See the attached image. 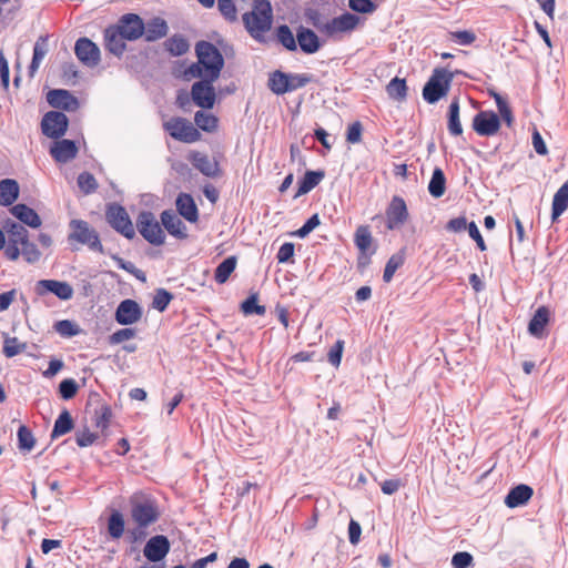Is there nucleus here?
<instances>
[{
	"label": "nucleus",
	"mask_w": 568,
	"mask_h": 568,
	"mask_svg": "<svg viewBox=\"0 0 568 568\" xmlns=\"http://www.w3.org/2000/svg\"><path fill=\"white\" fill-rule=\"evenodd\" d=\"M195 54L197 61L189 67L186 74L192 78L219 79L224 67L220 50L213 43L202 40L195 44Z\"/></svg>",
	"instance_id": "1"
},
{
	"label": "nucleus",
	"mask_w": 568,
	"mask_h": 568,
	"mask_svg": "<svg viewBox=\"0 0 568 568\" xmlns=\"http://www.w3.org/2000/svg\"><path fill=\"white\" fill-rule=\"evenodd\" d=\"M243 23L252 38L261 40L263 34L271 29L273 21L270 0H253L252 11L242 17Z\"/></svg>",
	"instance_id": "2"
},
{
	"label": "nucleus",
	"mask_w": 568,
	"mask_h": 568,
	"mask_svg": "<svg viewBox=\"0 0 568 568\" xmlns=\"http://www.w3.org/2000/svg\"><path fill=\"white\" fill-rule=\"evenodd\" d=\"M129 504L130 515L135 525L150 527L160 519L161 513L158 503L151 496L135 493L130 497Z\"/></svg>",
	"instance_id": "3"
},
{
	"label": "nucleus",
	"mask_w": 568,
	"mask_h": 568,
	"mask_svg": "<svg viewBox=\"0 0 568 568\" xmlns=\"http://www.w3.org/2000/svg\"><path fill=\"white\" fill-rule=\"evenodd\" d=\"M454 75L453 72L446 69H435L423 88L424 100L429 104H434L444 98L450 89Z\"/></svg>",
	"instance_id": "4"
},
{
	"label": "nucleus",
	"mask_w": 568,
	"mask_h": 568,
	"mask_svg": "<svg viewBox=\"0 0 568 568\" xmlns=\"http://www.w3.org/2000/svg\"><path fill=\"white\" fill-rule=\"evenodd\" d=\"M71 232L68 235L70 243L77 242L87 245L91 251L103 252V245L98 232L92 229L87 221L71 220L69 223Z\"/></svg>",
	"instance_id": "5"
},
{
	"label": "nucleus",
	"mask_w": 568,
	"mask_h": 568,
	"mask_svg": "<svg viewBox=\"0 0 568 568\" xmlns=\"http://www.w3.org/2000/svg\"><path fill=\"white\" fill-rule=\"evenodd\" d=\"M361 23V18L351 12H344L324 23L314 22V26L328 38H336L344 33H351Z\"/></svg>",
	"instance_id": "6"
},
{
	"label": "nucleus",
	"mask_w": 568,
	"mask_h": 568,
	"mask_svg": "<svg viewBox=\"0 0 568 568\" xmlns=\"http://www.w3.org/2000/svg\"><path fill=\"white\" fill-rule=\"evenodd\" d=\"M136 229L139 233L152 245H162L165 241V234L150 211H142L136 219Z\"/></svg>",
	"instance_id": "7"
},
{
	"label": "nucleus",
	"mask_w": 568,
	"mask_h": 568,
	"mask_svg": "<svg viewBox=\"0 0 568 568\" xmlns=\"http://www.w3.org/2000/svg\"><path fill=\"white\" fill-rule=\"evenodd\" d=\"M3 229L8 235V241L4 246V256L10 261H16L20 256L19 245L27 242L29 232L22 224L14 221H7Z\"/></svg>",
	"instance_id": "8"
},
{
	"label": "nucleus",
	"mask_w": 568,
	"mask_h": 568,
	"mask_svg": "<svg viewBox=\"0 0 568 568\" xmlns=\"http://www.w3.org/2000/svg\"><path fill=\"white\" fill-rule=\"evenodd\" d=\"M105 217L109 225L128 240H132L135 236L133 224L122 205L116 203L110 204L106 209Z\"/></svg>",
	"instance_id": "9"
},
{
	"label": "nucleus",
	"mask_w": 568,
	"mask_h": 568,
	"mask_svg": "<svg viewBox=\"0 0 568 568\" xmlns=\"http://www.w3.org/2000/svg\"><path fill=\"white\" fill-rule=\"evenodd\" d=\"M69 120L63 112L49 111L41 121L42 133L51 139H60L68 130Z\"/></svg>",
	"instance_id": "10"
},
{
	"label": "nucleus",
	"mask_w": 568,
	"mask_h": 568,
	"mask_svg": "<svg viewBox=\"0 0 568 568\" xmlns=\"http://www.w3.org/2000/svg\"><path fill=\"white\" fill-rule=\"evenodd\" d=\"M164 129L173 139L185 143L195 142L200 138L197 129L183 118H174L171 121L165 122Z\"/></svg>",
	"instance_id": "11"
},
{
	"label": "nucleus",
	"mask_w": 568,
	"mask_h": 568,
	"mask_svg": "<svg viewBox=\"0 0 568 568\" xmlns=\"http://www.w3.org/2000/svg\"><path fill=\"white\" fill-rule=\"evenodd\" d=\"M408 210L403 197L394 195L386 209V227L389 231L400 229L408 220Z\"/></svg>",
	"instance_id": "12"
},
{
	"label": "nucleus",
	"mask_w": 568,
	"mask_h": 568,
	"mask_svg": "<svg viewBox=\"0 0 568 568\" xmlns=\"http://www.w3.org/2000/svg\"><path fill=\"white\" fill-rule=\"evenodd\" d=\"M201 80L193 83L191 95L193 102L202 109H212L215 103V90L212 83L215 80L200 78Z\"/></svg>",
	"instance_id": "13"
},
{
	"label": "nucleus",
	"mask_w": 568,
	"mask_h": 568,
	"mask_svg": "<svg viewBox=\"0 0 568 568\" xmlns=\"http://www.w3.org/2000/svg\"><path fill=\"white\" fill-rule=\"evenodd\" d=\"M36 293L44 296L48 293L53 294L61 301H69L73 297V287L65 281L40 280L36 283Z\"/></svg>",
	"instance_id": "14"
},
{
	"label": "nucleus",
	"mask_w": 568,
	"mask_h": 568,
	"mask_svg": "<svg viewBox=\"0 0 568 568\" xmlns=\"http://www.w3.org/2000/svg\"><path fill=\"white\" fill-rule=\"evenodd\" d=\"M74 53L79 61L88 68L97 67L101 60L99 47L85 37L75 41Z\"/></svg>",
	"instance_id": "15"
},
{
	"label": "nucleus",
	"mask_w": 568,
	"mask_h": 568,
	"mask_svg": "<svg viewBox=\"0 0 568 568\" xmlns=\"http://www.w3.org/2000/svg\"><path fill=\"white\" fill-rule=\"evenodd\" d=\"M473 129L480 136L495 135L500 129L499 116L494 111H480L473 119Z\"/></svg>",
	"instance_id": "16"
},
{
	"label": "nucleus",
	"mask_w": 568,
	"mask_h": 568,
	"mask_svg": "<svg viewBox=\"0 0 568 568\" xmlns=\"http://www.w3.org/2000/svg\"><path fill=\"white\" fill-rule=\"evenodd\" d=\"M170 541L164 535L151 537L144 545L143 555L151 562L163 560L170 552Z\"/></svg>",
	"instance_id": "17"
},
{
	"label": "nucleus",
	"mask_w": 568,
	"mask_h": 568,
	"mask_svg": "<svg viewBox=\"0 0 568 568\" xmlns=\"http://www.w3.org/2000/svg\"><path fill=\"white\" fill-rule=\"evenodd\" d=\"M143 311L134 300H123L115 310V321L120 325H132L139 322Z\"/></svg>",
	"instance_id": "18"
},
{
	"label": "nucleus",
	"mask_w": 568,
	"mask_h": 568,
	"mask_svg": "<svg viewBox=\"0 0 568 568\" xmlns=\"http://www.w3.org/2000/svg\"><path fill=\"white\" fill-rule=\"evenodd\" d=\"M114 27L119 29L122 37L126 38L129 41L139 39L144 32L143 20L135 13L124 14Z\"/></svg>",
	"instance_id": "19"
},
{
	"label": "nucleus",
	"mask_w": 568,
	"mask_h": 568,
	"mask_svg": "<svg viewBox=\"0 0 568 568\" xmlns=\"http://www.w3.org/2000/svg\"><path fill=\"white\" fill-rule=\"evenodd\" d=\"M48 103L55 108L64 111H75L79 108V100L72 95L69 91L63 89H53L47 94Z\"/></svg>",
	"instance_id": "20"
},
{
	"label": "nucleus",
	"mask_w": 568,
	"mask_h": 568,
	"mask_svg": "<svg viewBox=\"0 0 568 568\" xmlns=\"http://www.w3.org/2000/svg\"><path fill=\"white\" fill-rule=\"evenodd\" d=\"M296 43L301 51L306 54H313L322 48L318 36L312 29L303 26L296 30Z\"/></svg>",
	"instance_id": "21"
},
{
	"label": "nucleus",
	"mask_w": 568,
	"mask_h": 568,
	"mask_svg": "<svg viewBox=\"0 0 568 568\" xmlns=\"http://www.w3.org/2000/svg\"><path fill=\"white\" fill-rule=\"evenodd\" d=\"M50 153L57 162L67 163L77 156L78 146L72 140H58L52 145Z\"/></svg>",
	"instance_id": "22"
},
{
	"label": "nucleus",
	"mask_w": 568,
	"mask_h": 568,
	"mask_svg": "<svg viewBox=\"0 0 568 568\" xmlns=\"http://www.w3.org/2000/svg\"><path fill=\"white\" fill-rule=\"evenodd\" d=\"M161 223L174 237L185 239L187 236L185 224L172 210H165L161 213Z\"/></svg>",
	"instance_id": "23"
},
{
	"label": "nucleus",
	"mask_w": 568,
	"mask_h": 568,
	"mask_svg": "<svg viewBox=\"0 0 568 568\" xmlns=\"http://www.w3.org/2000/svg\"><path fill=\"white\" fill-rule=\"evenodd\" d=\"M191 161L194 168L207 178H217L221 173L219 162L211 160L206 154L195 152Z\"/></svg>",
	"instance_id": "24"
},
{
	"label": "nucleus",
	"mask_w": 568,
	"mask_h": 568,
	"mask_svg": "<svg viewBox=\"0 0 568 568\" xmlns=\"http://www.w3.org/2000/svg\"><path fill=\"white\" fill-rule=\"evenodd\" d=\"M126 38L122 37L121 31L113 26L104 30V44L105 49L112 54L120 57L125 50Z\"/></svg>",
	"instance_id": "25"
},
{
	"label": "nucleus",
	"mask_w": 568,
	"mask_h": 568,
	"mask_svg": "<svg viewBox=\"0 0 568 568\" xmlns=\"http://www.w3.org/2000/svg\"><path fill=\"white\" fill-rule=\"evenodd\" d=\"M176 209L181 216L194 223L199 220V210L193 197L187 193H180L176 197Z\"/></svg>",
	"instance_id": "26"
},
{
	"label": "nucleus",
	"mask_w": 568,
	"mask_h": 568,
	"mask_svg": "<svg viewBox=\"0 0 568 568\" xmlns=\"http://www.w3.org/2000/svg\"><path fill=\"white\" fill-rule=\"evenodd\" d=\"M534 490L530 486L520 484L511 488L505 497V504L509 508H516L527 504L531 498Z\"/></svg>",
	"instance_id": "27"
},
{
	"label": "nucleus",
	"mask_w": 568,
	"mask_h": 568,
	"mask_svg": "<svg viewBox=\"0 0 568 568\" xmlns=\"http://www.w3.org/2000/svg\"><path fill=\"white\" fill-rule=\"evenodd\" d=\"M549 316L550 313L546 306L538 307L528 324L529 334L537 338L542 337L546 325L549 322Z\"/></svg>",
	"instance_id": "28"
},
{
	"label": "nucleus",
	"mask_w": 568,
	"mask_h": 568,
	"mask_svg": "<svg viewBox=\"0 0 568 568\" xmlns=\"http://www.w3.org/2000/svg\"><path fill=\"white\" fill-rule=\"evenodd\" d=\"M11 214L23 224L37 229L41 225V219L38 213L26 204L19 203L10 209Z\"/></svg>",
	"instance_id": "29"
},
{
	"label": "nucleus",
	"mask_w": 568,
	"mask_h": 568,
	"mask_svg": "<svg viewBox=\"0 0 568 568\" xmlns=\"http://www.w3.org/2000/svg\"><path fill=\"white\" fill-rule=\"evenodd\" d=\"M324 176L325 172L323 170L306 171L303 179L298 182V190L295 194V197L311 192L321 183Z\"/></svg>",
	"instance_id": "30"
},
{
	"label": "nucleus",
	"mask_w": 568,
	"mask_h": 568,
	"mask_svg": "<svg viewBox=\"0 0 568 568\" xmlns=\"http://www.w3.org/2000/svg\"><path fill=\"white\" fill-rule=\"evenodd\" d=\"M568 209V180L557 190L552 199L551 220L556 221Z\"/></svg>",
	"instance_id": "31"
},
{
	"label": "nucleus",
	"mask_w": 568,
	"mask_h": 568,
	"mask_svg": "<svg viewBox=\"0 0 568 568\" xmlns=\"http://www.w3.org/2000/svg\"><path fill=\"white\" fill-rule=\"evenodd\" d=\"M19 195V184L16 180L6 179L0 181V204L11 205Z\"/></svg>",
	"instance_id": "32"
},
{
	"label": "nucleus",
	"mask_w": 568,
	"mask_h": 568,
	"mask_svg": "<svg viewBox=\"0 0 568 568\" xmlns=\"http://www.w3.org/2000/svg\"><path fill=\"white\" fill-rule=\"evenodd\" d=\"M48 53V37H39L33 45L32 60L29 65V75L32 78L38 71L43 58Z\"/></svg>",
	"instance_id": "33"
},
{
	"label": "nucleus",
	"mask_w": 568,
	"mask_h": 568,
	"mask_svg": "<svg viewBox=\"0 0 568 568\" xmlns=\"http://www.w3.org/2000/svg\"><path fill=\"white\" fill-rule=\"evenodd\" d=\"M168 33V24L161 18H153L146 27H144V37L146 41H156Z\"/></svg>",
	"instance_id": "34"
},
{
	"label": "nucleus",
	"mask_w": 568,
	"mask_h": 568,
	"mask_svg": "<svg viewBox=\"0 0 568 568\" xmlns=\"http://www.w3.org/2000/svg\"><path fill=\"white\" fill-rule=\"evenodd\" d=\"M267 88L276 95L287 93V72L275 70L268 74Z\"/></svg>",
	"instance_id": "35"
},
{
	"label": "nucleus",
	"mask_w": 568,
	"mask_h": 568,
	"mask_svg": "<svg viewBox=\"0 0 568 568\" xmlns=\"http://www.w3.org/2000/svg\"><path fill=\"white\" fill-rule=\"evenodd\" d=\"M448 132L458 136L463 133V126L459 120V100L458 98H454L448 108V123H447Z\"/></svg>",
	"instance_id": "36"
},
{
	"label": "nucleus",
	"mask_w": 568,
	"mask_h": 568,
	"mask_svg": "<svg viewBox=\"0 0 568 568\" xmlns=\"http://www.w3.org/2000/svg\"><path fill=\"white\" fill-rule=\"evenodd\" d=\"M354 243L362 255L367 254L372 244L373 236L367 225H359L354 234Z\"/></svg>",
	"instance_id": "37"
},
{
	"label": "nucleus",
	"mask_w": 568,
	"mask_h": 568,
	"mask_svg": "<svg viewBox=\"0 0 568 568\" xmlns=\"http://www.w3.org/2000/svg\"><path fill=\"white\" fill-rule=\"evenodd\" d=\"M73 428V419L69 410L63 409L54 422L51 438H58L71 432Z\"/></svg>",
	"instance_id": "38"
},
{
	"label": "nucleus",
	"mask_w": 568,
	"mask_h": 568,
	"mask_svg": "<svg viewBox=\"0 0 568 568\" xmlns=\"http://www.w3.org/2000/svg\"><path fill=\"white\" fill-rule=\"evenodd\" d=\"M236 256L232 255L222 261L215 268L214 280L219 284L225 283L236 267Z\"/></svg>",
	"instance_id": "39"
},
{
	"label": "nucleus",
	"mask_w": 568,
	"mask_h": 568,
	"mask_svg": "<svg viewBox=\"0 0 568 568\" xmlns=\"http://www.w3.org/2000/svg\"><path fill=\"white\" fill-rule=\"evenodd\" d=\"M125 521L119 510H113L108 518V532L112 539H119L124 534Z\"/></svg>",
	"instance_id": "40"
},
{
	"label": "nucleus",
	"mask_w": 568,
	"mask_h": 568,
	"mask_svg": "<svg viewBox=\"0 0 568 568\" xmlns=\"http://www.w3.org/2000/svg\"><path fill=\"white\" fill-rule=\"evenodd\" d=\"M446 189V178L442 169L436 168L433 171L429 184L428 192L434 197H440L445 193Z\"/></svg>",
	"instance_id": "41"
},
{
	"label": "nucleus",
	"mask_w": 568,
	"mask_h": 568,
	"mask_svg": "<svg viewBox=\"0 0 568 568\" xmlns=\"http://www.w3.org/2000/svg\"><path fill=\"white\" fill-rule=\"evenodd\" d=\"M388 97L395 101H404L407 97V85L405 79L394 78L386 87Z\"/></svg>",
	"instance_id": "42"
},
{
	"label": "nucleus",
	"mask_w": 568,
	"mask_h": 568,
	"mask_svg": "<svg viewBox=\"0 0 568 568\" xmlns=\"http://www.w3.org/2000/svg\"><path fill=\"white\" fill-rule=\"evenodd\" d=\"M164 47L171 55L180 57L187 52L190 45L183 36H173L165 40Z\"/></svg>",
	"instance_id": "43"
},
{
	"label": "nucleus",
	"mask_w": 568,
	"mask_h": 568,
	"mask_svg": "<svg viewBox=\"0 0 568 568\" xmlns=\"http://www.w3.org/2000/svg\"><path fill=\"white\" fill-rule=\"evenodd\" d=\"M276 39L286 50H297L296 37H294L288 26L281 24L277 27Z\"/></svg>",
	"instance_id": "44"
},
{
	"label": "nucleus",
	"mask_w": 568,
	"mask_h": 568,
	"mask_svg": "<svg viewBox=\"0 0 568 568\" xmlns=\"http://www.w3.org/2000/svg\"><path fill=\"white\" fill-rule=\"evenodd\" d=\"M194 122L199 129L205 132H213L217 128V118L205 111L195 112Z\"/></svg>",
	"instance_id": "45"
},
{
	"label": "nucleus",
	"mask_w": 568,
	"mask_h": 568,
	"mask_svg": "<svg viewBox=\"0 0 568 568\" xmlns=\"http://www.w3.org/2000/svg\"><path fill=\"white\" fill-rule=\"evenodd\" d=\"M18 448L21 452H31L36 445V438L29 427L21 425L17 432Z\"/></svg>",
	"instance_id": "46"
},
{
	"label": "nucleus",
	"mask_w": 568,
	"mask_h": 568,
	"mask_svg": "<svg viewBox=\"0 0 568 568\" xmlns=\"http://www.w3.org/2000/svg\"><path fill=\"white\" fill-rule=\"evenodd\" d=\"M314 75L311 73H287V93L296 91L314 82Z\"/></svg>",
	"instance_id": "47"
},
{
	"label": "nucleus",
	"mask_w": 568,
	"mask_h": 568,
	"mask_svg": "<svg viewBox=\"0 0 568 568\" xmlns=\"http://www.w3.org/2000/svg\"><path fill=\"white\" fill-rule=\"evenodd\" d=\"M405 257L403 253H397L392 255L386 262L383 281L385 283H389L395 274V272L404 264Z\"/></svg>",
	"instance_id": "48"
},
{
	"label": "nucleus",
	"mask_w": 568,
	"mask_h": 568,
	"mask_svg": "<svg viewBox=\"0 0 568 568\" xmlns=\"http://www.w3.org/2000/svg\"><path fill=\"white\" fill-rule=\"evenodd\" d=\"M26 347L27 344L19 342L17 337L7 336L3 341L2 352L7 357L11 358L23 352Z\"/></svg>",
	"instance_id": "49"
},
{
	"label": "nucleus",
	"mask_w": 568,
	"mask_h": 568,
	"mask_svg": "<svg viewBox=\"0 0 568 568\" xmlns=\"http://www.w3.org/2000/svg\"><path fill=\"white\" fill-rule=\"evenodd\" d=\"M78 186L84 194H91L97 191L98 182L90 172H82L78 176Z\"/></svg>",
	"instance_id": "50"
},
{
	"label": "nucleus",
	"mask_w": 568,
	"mask_h": 568,
	"mask_svg": "<svg viewBox=\"0 0 568 568\" xmlns=\"http://www.w3.org/2000/svg\"><path fill=\"white\" fill-rule=\"evenodd\" d=\"M20 247V255H22L23 260L30 264L36 263L40 260L41 253L38 250L37 245L32 242L27 240L26 243H21L19 245Z\"/></svg>",
	"instance_id": "51"
},
{
	"label": "nucleus",
	"mask_w": 568,
	"mask_h": 568,
	"mask_svg": "<svg viewBox=\"0 0 568 568\" xmlns=\"http://www.w3.org/2000/svg\"><path fill=\"white\" fill-rule=\"evenodd\" d=\"M241 311L245 315H252V314L264 315L266 312V308L264 305L257 304V295L252 294L241 304Z\"/></svg>",
	"instance_id": "52"
},
{
	"label": "nucleus",
	"mask_w": 568,
	"mask_h": 568,
	"mask_svg": "<svg viewBox=\"0 0 568 568\" xmlns=\"http://www.w3.org/2000/svg\"><path fill=\"white\" fill-rule=\"evenodd\" d=\"M53 327L62 337H73L80 333L79 326L70 320L58 321Z\"/></svg>",
	"instance_id": "53"
},
{
	"label": "nucleus",
	"mask_w": 568,
	"mask_h": 568,
	"mask_svg": "<svg viewBox=\"0 0 568 568\" xmlns=\"http://www.w3.org/2000/svg\"><path fill=\"white\" fill-rule=\"evenodd\" d=\"M112 417V410L109 405H102L100 408L94 410V425L98 428L106 429L110 425Z\"/></svg>",
	"instance_id": "54"
},
{
	"label": "nucleus",
	"mask_w": 568,
	"mask_h": 568,
	"mask_svg": "<svg viewBox=\"0 0 568 568\" xmlns=\"http://www.w3.org/2000/svg\"><path fill=\"white\" fill-rule=\"evenodd\" d=\"M172 298L173 295L169 291L165 288H158L152 301V306L159 312H164Z\"/></svg>",
	"instance_id": "55"
},
{
	"label": "nucleus",
	"mask_w": 568,
	"mask_h": 568,
	"mask_svg": "<svg viewBox=\"0 0 568 568\" xmlns=\"http://www.w3.org/2000/svg\"><path fill=\"white\" fill-rule=\"evenodd\" d=\"M217 8L225 20L234 22L237 19V11L233 0H217Z\"/></svg>",
	"instance_id": "56"
},
{
	"label": "nucleus",
	"mask_w": 568,
	"mask_h": 568,
	"mask_svg": "<svg viewBox=\"0 0 568 568\" xmlns=\"http://www.w3.org/2000/svg\"><path fill=\"white\" fill-rule=\"evenodd\" d=\"M348 7L358 13H373L377 9V4L372 0H348Z\"/></svg>",
	"instance_id": "57"
},
{
	"label": "nucleus",
	"mask_w": 568,
	"mask_h": 568,
	"mask_svg": "<svg viewBox=\"0 0 568 568\" xmlns=\"http://www.w3.org/2000/svg\"><path fill=\"white\" fill-rule=\"evenodd\" d=\"M78 388L79 386L73 378H67L60 383L59 394L63 399L68 400L75 396Z\"/></svg>",
	"instance_id": "58"
},
{
	"label": "nucleus",
	"mask_w": 568,
	"mask_h": 568,
	"mask_svg": "<svg viewBox=\"0 0 568 568\" xmlns=\"http://www.w3.org/2000/svg\"><path fill=\"white\" fill-rule=\"evenodd\" d=\"M135 334H136V331L134 328H131V327L121 328L110 335L109 343L111 345H118V344L123 343L124 341L133 338L135 336Z\"/></svg>",
	"instance_id": "59"
},
{
	"label": "nucleus",
	"mask_w": 568,
	"mask_h": 568,
	"mask_svg": "<svg viewBox=\"0 0 568 568\" xmlns=\"http://www.w3.org/2000/svg\"><path fill=\"white\" fill-rule=\"evenodd\" d=\"M450 38L459 45H470L476 40V34L473 31L462 30L452 32Z\"/></svg>",
	"instance_id": "60"
},
{
	"label": "nucleus",
	"mask_w": 568,
	"mask_h": 568,
	"mask_svg": "<svg viewBox=\"0 0 568 568\" xmlns=\"http://www.w3.org/2000/svg\"><path fill=\"white\" fill-rule=\"evenodd\" d=\"M344 344L343 339H337L328 352V362L334 367H338L341 365Z\"/></svg>",
	"instance_id": "61"
},
{
	"label": "nucleus",
	"mask_w": 568,
	"mask_h": 568,
	"mask_svg": "<svg viewBox=\"0 0 568 568\" xmlns=\"http://www.w3.org/2000/svg\"><path fill=\"white\" fill-rule=\"evenodd\" d=\"M474 558L467 551H458L452 558V566L454 568H469L473 565Z\"/></svg>",
	"instance_id": "62"
},
{
	"label": "nucleus",
	"mask_w": 568,
	"mask_h": 568,
	"mask_svg": "<svg viewBox=\"0 0 568 568\" xmlns=\"http://www.w3.org/2000/svg\"><path fill=\"white\" fill-rule=\"evenodd\" d=\"M363 125L359 121L353 122L346 132V141L352 144L359 143L362 141Z\"/></svg>",
	"instance_id": "63"
},
{
	"label": "nucleus",
	"mask_w": 568,
	"mask_h": 568,
	"mask_svg": "<svg viewBox=\"0 0 568 568\" xmlns=\"http://www.w3.org/2000/svg\"><path fill=\"white\" fill-rule=\"evenodd\" d=\"M321 223L317 214L312 215L303 225L296 231V236L306 237L316 226Z\"/></svg>",
	"instance_id": "64"
}]
</instances>
